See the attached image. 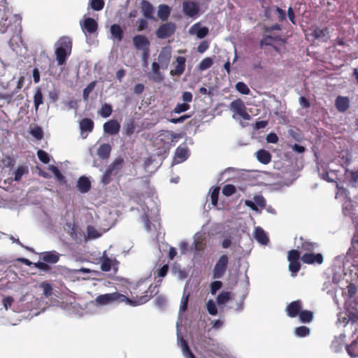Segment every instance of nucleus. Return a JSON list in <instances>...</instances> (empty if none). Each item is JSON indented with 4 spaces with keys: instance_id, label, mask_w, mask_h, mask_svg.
Returning a JSON list of instances; mask_svg holds the SVG:
<instances>
[{
    "instance_id": "nucleus-1",
    "label": "nucleus",
    "mask_w": 358,
    "mask_h": 358,
    "mask_svg": "<svg viewBox=\"0 0 358 358\" xmlns=\"http://www.w3.org/2000/svg\"><path fill=\"white\" fill-rule=\"evenodd\" d=\"M145 286L143 282H138L136 284V287L134 288V292L131 293L137 294L138 293L143 292L145 294L141 295V296H138V295L132 296V298L130 299V306H137L143 305L158 293L157 285H150L147 289H145Z\"/></svg>"
},
{
    "instance_id": "nucleus-2",
    "label": "nucleus",
    "mask_w": 358,
    "mask_h": 358,
    "mask_svg": "<svg viewBox=\"0 0 358 358\" xmlns=\"http://www.w3.org/2000/svg\"><path fill=\"white\" fill-rule=\"evenodd\" d=\"M72 41L69 36H62L56 42L55 55L58 66L64 65L71 55L72 50Z\"/></svg>"
},
{
    "instance_id": "nucleus-3",
    "label": "nucleus",
    "mask_w": 358,
    "mask_h": 358,
    "mask_svg": "<svg viewBox=\"0 0 358 358\" xmlns=\"http://www.w3.org/2000/svg\"><path fill=\"white\" fill-rule=\"evenodd\" d=\"M95 301L97 304L101 306H105L114 301L119 303L124 302L126 304L129 306L131 303L130 298H128L125 295L117 292L100 294L96 298Z\"/></svg>"
},
{
    "instance_id": "nucleus-4",
    "label": "nucleus",
    "mask_w": 358,
    "mask_h": 358,
    "mask_svg": "<svg viewBox=\"0 0 358 358\" xmlns=\"http://www.w3.org/2000/svg\"><path fill=\"white\" fill-rule=\"evenodd\" d=\"M300 255V252L295 249H292L288 252L287 260L289 262V270L292 277L296 276L297 273L301 269Z\"/></svg>"
},
{
    "instance_id": "nucleus-5",
    "label": "nucleus",
    "mask_w": 358,
    "mask_h": 358,
    "mask_svg": "<svg viewBox=\"0 0 358 358\" xmlns=\"http://www.w3.org/2000/svg\"><path fill=\"white\" fill-rule=\"evenodd\" d=\"M228 264V256L227 255H221L213 268V278L214 279L222 278L227 271Z\"/></svg>"
},
{
    "instance_id": "nucleus-6",
    "label": "nucleus",
    "mask_w": 358,
    "mask_h": 358,
    "mask_svg": "<svg viewBox=\"0 0 358 358\" xmlns=\"http://www.w3.org/2000/svg\"><path fill=\"white\" fill-rule=\"evenodd\" d=\"M176 29L174 22H169L161 24L156 30L155 34L158 38L165 39L172 36Z\"/></svg>"
},
{
    "instance_id": "nucleus-7",
    "label": "nucleus",
    "mask_w": 358,
    "mask_h": 358,
    "mask_svg": "<svg viewBox=\"0 0 358 358\" xmlns=\"http://www.w3.org/2000/svg\"><path fill=\"white\" fill-rule=\"evenodd\" d=\"M230 109L245 120L250 119V115L246 112V107L243 101L237 99L230 103Z\"/></svg>"
},
{
    "instance_id": "nucleus-8",
    "label": "nucleus",
    "mask_w": 358,
    "mask_h": 358,
    "mask_svg": "<svg viewBox=\"0 0 358 358\" xmlns=\"http://www.w3.org/2000/svg\"><path fill=\"white\" fill-rule=\"evenodd\" d=\"M199 6L197 3L192 1H185L182 3V12L185 15L195 18L199 13Z\"/></svg>"
},
{
    "instance_id": "nucleus-9",
    "label": "nucleus",
    "mask_w": 358,
    "mask_h": 358,
    "mask_svg": "<svg viewBox=\"0 0 358 358\" xmlns=\"http://www.w3.org/2000/svg\"><path fill=\"white\" fill-rule=\"evenodd\" d=\"M134 48L138 50L149 51L150 43L148 38L144 35H136L132 38Z\"/></svg>"
},
{
    "instance_id": "nucleus-10",
    "label": "nucleus",
    "mask_w": 358,
    "mask_h": 358,
    "mask_svg": "<svg viewBox=\"0 0 358 358\" xmlns=\"http://www.w3.org/2000/svg\"><path fill=\"white\" fill-rule=\"evenodd\" d=\"M80 27L84 33L92 34L96 32L98 23L94 19L87 17L83 22H80Z\"/></svg>"
},
{
    "instance_id": "nucleus-11",
    "label": "nucleus",
    "mask_w": 358,
    "mask_h": 358,
    "mask_svg": "<svg viewBox=\"0 0 358 358\" xmlns=\"http://www.w3.org/2000/svg\"><path fill=\"white\" fill-rule=\"evenodd\" d=\"M254 202L250 200H245V205L254 211H259L258 206L261 208L266 207V201L262 195H255L253 198Z\"/></svg>"
},
{
    "instance_id": "nucleus-12",
    "label": "nucleus",
    "mask_w": 358,
    "mask_h": 358,
    "mask_svg": "<svg viewBox=\"0 0 358 358\" xmlns=\"http://www.w3.org/2000/svg\"><path fill=\"white\" fill-rule=\"evenodd\" d=\"M301 259L306 264H321L323 262V256L320 253L306 252L301 256Z\"/></svg>"
},
{
    "instance_id": "nucleus-13",
    "label": "nucleus",
    "mask_w": 358,
    "mask_h": 358,
    "mask_svg": "<svg viewBox=\"0 0 358 358\" xmlns=\"http://www.w3.org/2000/svg\"><path fill=\"white\" fill-rule=\"evenodd\" d=\"M310 35L314 39L325 43L327 42L330 38L329 29L327 27L321 29L316 27L313 29Z\"/></svg>"
},
{
    "instance_id": "nucleus-14",
    "label": "nucleus",
    "mask_w": 358,
    "mask_h": 358,
    "mask_svg": "<svg viewBox=\"0 0 358 358\" xmlns=\"http://www.w3.org/2000/svg\"><path fill=\"white\" fill-rule=\"evenodd\" d=\"M103 131L109 135L118 134L120 129V124L116 120H110L103 124Z\"/></svg>"
},
{
    "instance_id": "nucleus-15",
    "label": "nucleus",
    "mask_w": 358,
    "mask_h": 358,
    "mask_svg": "<svg viewBox=\"0 0 358 358\" xmlns=\"http://www.w3.org/2000/svg\"><path fill=\"white\" fill-rule=\"evenodd\" d=\"M301 301L299 300L291 302L286 308L287 315L290 317L298 316L301 311Z\"/></svg>"
},
{
    "instance_id": "nucleus-16",
    "label": "nucleus",
    "mask_w": 358,
    "mask_h": 358,
    "mask_svg": "<svg viewBox=\"0 0 358 358\" xmlns=\"http://www.w3.org/2000/svg\"><path fill=\"white\" fill-rule=\"evenodd\" d=\"M335 106L340 113L346 112L350 108V99L348 96H338L335 101Z\"/></svg>"
},
{
    "instance_id": "nucleus-17",
    "label": "nucleus",
    "mask_w": 358,
    "mask_h": 358,
    "mask_svg": "<svg viewBox=\"0 0 358 358\" xmlns=\"http://www.w3.org/2000/svg\"><path fill=\"white\" fill-rule=\"evenodd\" d=\"M171 57V52L168 48H162L158 55V60L161 64V66L164 69H166Z\"/></svg>"
},
{
    "instance_id": "nucleus-18",
    "label": "nucleus",
    "mask_w": 358,
    "mask_h": 358,
    "mask_svg": "<svg viewBox=\"0 0 358 358\" xmlns=\"http://www.w3.org/2000/svg\"><path fill=\"white\" fill-rule=\"evenodd\" d=\"M152 75L149 76L150 79L154 82L159 83L163 81L164 76L160 71V65L159 63L154 62L152 64Z\"/></svg>"
},
{
    "instance_id": "nucleus-19",
    "label": "nucleus",
    "mask_w": 358,
    "mask_h": 358,
    "mask_svg": "<svg viewBox=\"0 0 358 358\" xmlns=\"http://www.w3.org/2000/svg\"><path fill=\"white\" fill-rule=\"evenodd\" d=\"M185 62L186 59L185 57L178 56L176 57V65L175 69L171 70L170 73L172 76H180L182 75L185 69Z\"/></svg>"
},
{
    "instance_id": "nucleus-20",
    "label": "nucleus",
    "mask_w": 358,
    "mask_h": 358,
    "mask_svg": "<svg viewBox=\"0 0 358 358\" xmlns=\"http://www.w3.org/2000/svg\"><path fill=\"white\" fill-rule=\"evenodd\" d=\"M41 259L45 263L56 264L59 259V254L55 250L44 252L41 254Z\"/></svg>"
},
{
    "instance_id": "nucleus-21",
    "label": "nucleus",
    "mask_w": 358,
    "mask_h": 358,
    "mask_svg": "<svg viewBox=\"0 0 358 358\" xmlns=\"http://www.w3.org/2000/svg\"><path fill=\"white\" fill-rule=\"evenodd\" d=\"M190 34H196L199 38H203L208 32V28L206 27H200L199 23L194 24L189 30Z\"/></svg>"
},
{
    "instance_id": "nucleus-22",
    "label": "nucleus",
    "mask_w": 358,
    "mask_h": 358,
    "mask_svg": "<svg viewBox=\"0 0 358 358\" xmlns=\"http://www.w3.org/2000/svg\"><path fill=\"white\" fill-rule=\"evenodd\" d=\"M141 13L147 19H153L154 8L152 5L147 0H143L141 2Z\"/></svg>"
},
{
    "instance_id": "nucleus-23",
    "label": "nucleus",
    "mask_w": 358,
    "mask_h": 358,
    "mask_svg": "<svg viewBox=\"0 0 358 358\" xmlns=\"http://www.w3.org/2000/svg\"><path fill=\"white\" fill-rule=\"evenodd\" d=\"M79 127L83 136L84 132L89 133L93 131L94 123L92 119L85 117L80 120Z\"/></svg>"
},
{
    "instance_id": "nucleus-24",
    "label": "nucleus",
    "mask_w": 358,
    "mask_h": 358,
    "mask_svg": "<svg viewBox=\"0 0 358 358\" xmlns=\"http://www.w3.org/2000/svg\"><path fill=\"white\" fill-rule=\"evenodd\" d=\"M77 187L80 192L86 193L91 188V182L87 177L82 176L78 180Z\"/></svg>"
},
{
    "instance_id": "nucleus-25",
    "label": "nucleus",
    "mask_w": 358,
    "mask_h": 358,
    "mask_svg": "<svg viewBox=\"0 0 358 358\" xmlns=\"http://www.w3.org/2000/svg\"><path fill=\"white\" fill-rule=\"evenodd\" d=\"M256 156L259 162L268 164L271 161V155L266 150L261 149L256 152Z\"/></svg>"
},
{
    "instance_id": "nucleus-26",
    "label": "nucleus",
    "mask_w": 358,
    "mask_h": 358,
    "mask_svg": "<svg viewBox=\"0 0 358 358\" xmlns=\"http://www.w3.org/2000/svg\"><path fill=\"white\" fill-rule=\"evenodd\" d=\"M171 14V8L166 4H160L158 7L157 15L162 21H166Z\"/></svg>"
},
{
    "instance_id": "nucleus-27",
    "label": "nucleus",
    "mask_w": 358,
    "mask_h": 358,
    "mask_svg": "<svg viewBox=\"0 0 358 358\" xmlns=\"http://www.w3.org/2000/svg\"><path fill=\"white\" fill-rule=\"evenodd\" d=\"M111 147L108 143L101 145L97 150L98 156L102 159H108L110 155Z\"/></svg>"
},
{
    "instance_id": "nucleus-28",
    "label": "nucleus",
    "mask_w": 358,
    "mask_h": 358,
    "mask_svg": "<svg viewBox=\"0 0 358 358\" xmlns=\"http://www.w3.org/2000/svg\"><path fill=\"white\" fill-rule=\"evenodd\" d=\"M110 33L112 37L115 39H117V41H121L124 37V31L122 27L117 24H114L110 27Z\"/></svg>"
},
{
    "instance_id": "nucleus-29",
    "label": "nucleus",
    "mask_w": 358,
    "mask_h": 358,
    "mask_svg": "<svg viewBox=\"0 0 358 358\" xmlns=\"http://www.w3.org/2000/svg\"><path fill=\"white\" fill-rule=\"evenodd\" d=\"M255 238L259 243L263 245H266L269 241L267 235L261 227L256 228L255 231Z\"/></svg>"
},
{
    "instance_id": "nucleus-30",
    "label": "nucleus",
    "mask_w": 358,
    "mask_h": 358,
    "mask_svg": "<svg viewBox=\"0 0 358 358\" xmlns=\"http://www.w3.org/2000/svg\"><path fill=\"white\" fill-rule=\"evenodd\" d=\"M124 159L122 157H117L108 167L110 169L115 175L122 169Z\"/></svg>"
},
{
    "instance_id": "nucleus-31",
    "label": "nucleus",
    "mask_w": 358,
    "mask_h": 358,
    "mask_svg": "<svg viewBox=\"0 0 358 358\" xmlns=\"http://www.w3.org/2000/svg\"><path fill=\"white\" fill-rule=\"evenodd\" d=\"M136 124L133 120L127 121L123 127V134L127 136H131L135 131Z\"/></svg>"
},
{
    "instance_id": "nucleus-32",
    "label": "nucleus",
    "mask_w": 358,
    "mask_h": 358,
    "mask_svg": "<svg viewBox=\"0 0 358 358\" xmlns=\"http://www.w3.org/2000/svg\"><path fill=\"white\" fill-rule=\"evenodd\" d=\"M112 113H113L112 106L110 104L106 103H104L103 105H102L101 108L98 111V114L101 117H104V118H107L109 116H110Z\"/></svg>"
},
{
    "instance_id": "nucleus-33",
    "label": "nucleus",
    "mask_w": 358,
    "mask_h": 358,
    "mask_svg": "<svg viewBox=\"0 0 358 358\" xmlns=\"http://www.w3.org/2000/svg\"><path fill=\"white\" fill-rule=\"evenodd\" d=\"M29 173V169L27 166H18L14 173V180L20 181L23 175Z\"/></svg>"
},
{
    "instance_id": "nucleus-34",
    "label": "nucleus",
    "mask_w": 358,
    "mask_h": 358,
    "mask_svg": "<svg viewBox=\"0 0 358 358\" xmlns=\"http://www.w3.org/2000/svg\"><path fill=\"white\" fill-rule=\"evenodd\" d=\"M299 317L301 322L309 323L313 319V313L310 310H301Z\"/></svg>"
},
{
    "instance_id": "nucleus-35",
    "label": "nucleus",
    "mask_w": 358,
    "mask_h": 358,
    "mask_svg": "<svg viewBox=\"0 0 358 358\" xmlns=\"http://www.w3.org/2000/svg\"><path fill=\"white\" fill-rule=\"evenodd\" d=\"M34 103L36 110L38 109L40 105L43 103V96L41 88H37L34 95Z\"/></svg>"
},
{
    "instance_id": "nucleus-36",
    "label": "nucleus",
    "mask_w": 358,
    "mask_h": 358,
    "mask_svg": "<svg viewBox=\"0 0 358 358\" xmlns=\"http://www.w3.org/2000/svg\"><path fill=\"white\" fill-rule=\"evenodd\" d=\"M346 350L350 356L358 357V341H355L350 345H347Z\"/></svg>"
},
{
    "instance_id": "nucleus-37",
    "label": "nucleus",
    "mask_w": 358,
    "mask_h": 358,
    "mask_svg": "<svg viewBox=\"0 0 358 358\" xmlns=\"http://www.w3.org/2000/svg\"><path fill=\"white\" fill-rule=\"evenodd\" d=\"M176 157L180 159V162L186 160L188 157V150L186 147L179 146L176 150Z\"/></svg>"
},
{
    "instance_id": "nucleus-38",
    "label": "nucleus",
    "mask_w": 358,
    "mask_h": 358,
    "mask_svg": "<svg viewBox=\"0 0 358 358\" xmlns=\"http://www.w3.org/2000/svg\"><path fill=\"white\" fill-rule=\"evenodd\" d=\"M231 297L230 292H222L217 296L218 305H223L228 302Z\"/></svg>"
},
{
    "instance_id": "nucleus-39",
    "label": "nucleus",
    "mask_w": 358,
    "mask_h": 358,
    "mask_svg": "<svg viewBox=\"0 0 358 358\" xmlns=\"http://www.w3.org/2000/svg\"><path fill=\"white\" fill-rule=\"evenodd\" d=\"M116 176L115 174V173L110 169H109L108 167L107 169L106 170L104 174L103 175V176L101 178V182L103 185L109 184L111 182V180H112L113 176Z\"/></svg>"
},
{
    "instance_id": "nucleus-40",
    "label": "nucleus",
    "mask_w": 358,
    "mask_h": 358,
    "mask_svg": "<svg viewBox=\"0 0 358 358\" xmlns=\"http://www.w3.org/2000/svg\"><path fill=\"white\" fill-rule=\"evenodd\" d=\"M315 243L308 241H303L301 245L299 247L301 251H306V252H312L315 250Z\"/></svg>"
},
{
    "instance_id": "nucleus-41",
    "label": "nucleus",
    "mask_w": 358,
    "mask_h": 358,
    "mask_svg": "<svg viewBox=\"0 0 358 358\" xmlns=\"http://www.w3.org/2000/svg\"><path fill=\"white\" fill-rule=\"evenodd\" d=\"M213 64V60L211 57H206L203 59H202L201 62L199 63V69L200 71L206 70V69H209L210 67H211Z\"/></svg>"
},
{
    "instance_id": "nucleus-42",
    "label": "nucleus",
    "mask_w": 358,
    "mask_h": 358,
    "mask_svg": "<svg viewBox=\"0 0 358 358\" xmlns=\"http://www.w3.org/2000/svg\"><path fill=\"white\" fill-rule=\"evenodd\" d=\"M294 333L299 337H305L310 334V329L306 326H301L295 329Z\"/></svg>"
},
{
    "instance_id": "nucleus-43",
    "label": "nucleus",
    "mask_w": 358,
    "mask_h": 358,
    "mask_svg": "<svg viewBox=\"0 0 358 358\" xmlns=\"http://www.w3.org/2000/svg\"><path fill=\"white\" fill-rule=\"evenodd\" d=\"M236 89L238 92L245 95H248L250 92L249 87L243 82H238L236 85Z\"/></svg>"
},
{
    "instance_id": "nucleus-44",
    "label": "nucleus",
    "mask_w": 358,
    "mask_h": 358,
    "mask_svg": "<svg viewBox=\"0 0 358 358\" xmlns=\"http://www.w3.org/2000/svg\"><path fill=\"white\" fill-rule=\"evenodd\" d=\"M96 86V82L92 81L90 84L87 85V87L83 90V99L85 101H87L89 98L90 94L94 90Z\"/></svg>"
},
{
    "instance_id": "nucleus-45",
    "label": "nucleus",
    "mask_w": 358,
    "mask_h": 358,
    "mask_svg": "<svg viewBox=\"0 0 358 358\" xmlns=\"http://www.w3.org/2000/svg\"><path fill=\"white\" fill-rule=\"evenodd\" d=\"M220 193V187H215L210 189V199L213 206H217L218 202V196Z\"/></svg>"
},
{
    "instance_id": "nucleus-46",
    "label": "nucleus",
    "mask_w": 358,
    "mask_h": 358,
    "mask_svg": "<svg viewBox=\"0 0 358 358\" xmlns=\"http://www.w3.org/2000/svg\"><path fill=\"white\" fill-rule=\"evenodd\" d=\"M179 342H180V346L182 349L183 353L185 354V355L186 356L187 358L189 357L191 354H193L192 352V351L190 350L188 343L186 341V340H185L183 338H180L179 339Z\"/></svg>"
},
{
    "instance_id": "nucleus-47",
    "label": "nucleus",
    "mask_w": 358,
    "mask_h": 358,
    "mask_svg": "<svg viewBox=\"0 0 358 358\" xmlns=\"http://www.w3.org/2000/svg\"><path fill=\"white\" fill-rule=\"evenodd\" d=\"M236 187L234 185L227 184L222 188V194L226 196H230L236 192Z\"/></svg>"
},
{
    "instance_id": "nucleus-48",
    "label": "nucleus",
    "mask_w": 358,
    "mask_h": 358,
    "mask_svg": "<svg viewBox=\"0 0 358 358\" xmlns=\"http://www.w3.org/2000/svg\"><path fill=\"white\" fill-rule=\"evenodd\" d=\"M40 287L43 290V294L46 297H49L52 294V288L50 283L47 282H43L41 283Z\"/></svg>"
},
{
    "instance_id": "nucleus-49",
    "label": "nucleus",
    "mask_w": 358,
    "mask_h": 358,
    "mask_svg": "<svg viewBox=\"0 0 358 358\" xmlns=\"http://www.w3.org/2000/svg\"><path fill=\"white\" fill-rule=\"evenodd\" d=\"M190 108V106L188 103H178L176 107L173 108V112L175 113L180 114L181 113L185 112Z\"/></svg>"
},
{
    "instance_id": "nucleus-50",
    "label": "nucleus",
    "mask_w": 358,
    "mask_h": 358,
    "mask_svg": "<svg viewBox=\"0 0 358 358\" xmlns=\"http://www.w3.org/2000/svg\"><path fill=\"white\" fill-rule=\"evenodd\" d=\"M206 308L210 315H216L217 314V309L215 303L213 300H209L206 303Z\"/></svg>"
},
{
    "instance_id": "nucleus-51",
    "label": "nucleus",
    "mask_w": 358,
    "mask_h": 358,
    "mask_svg": "<svg viewBox=\"0 0 358 358\" xmlns=\"http://www.w3.org/2000/svg\"><path fill=\"white\" fill-rule=\"evenodd\" d=\"M37 156L39 160L43 164H48L50 162L49 155L43 150H38L37 152Z\"/></svg>"
},
{
    "instance_id": "nucleus-52",
    "label": "nucleus",
    "mask_w": 358,
    "mask_h": 358,
    "mask_svg": "<svg viewBox=\"0 0 358 358\" xmlns=\"http://www.w3.org/2000/svg\"><path fill=\"white\" fill-rule=\"evenodd\" d=\"M104 1L103 0H91V7L93 10L99 11L103 8L104 7Z\"/></svg>"
},
{
    "instance_id": "nucleus-53",
    "label": "nucleus",
    "mask_w": 358,
    "mask_h": 358,
    "mask_svg": "<svg viewBox=\"0 0 358 358\" xmlns=\"http://www.w3.org/2000/svg\"><path fill=\"white\" fill-rule=\"evenodd\" d=\"M189 298V294L188 293V294H185V293L184 292L181 302H180V312H185L187 310Z\"/></svg>"
},
{
    "instance_id": "nucleus-54",
    "label": "nucleus",
    "mask_w": 358,
    "mask_h": 358,
    "mask_svg": "<svg viewBox=\"0 0 358 358\" xmlns=\"http://www.w3.org/2000/svg\"><path fill=\"white\" fill-rule=\"evenodd\" d=\"M33 264H34V267L45 272V273H49L51 271V266H49L45 262H38L34 263Z\"/></svg>"
},
{
    "instance_id": "nucleus-55",
    "label": "nucleus",
    "mask_w": 358,
    "mask_h": 358,
    "mask_svg": "<svg viewBox=\"0 0 358 358\" xmlns=\"http://www.w3.org/2000/svg\"><path fill=\"white\" fill-rule=\"evenodd\" d=\"M210 293L214 295L222 287V282L219 280L213 281L210 283Z\"/></svg>"
},
{
    "instance_id": "nucleus-56",
    "label": "nucleus",
    "mask_w": 358,
    "mask_h": 358,
    "mask_svg": "<svg viewBox=\"0 0 358 358\" xmlns=\"http://www.w3.org/2000/svg\"><path fill=\"white\" fill-rule=\"evenodd\" d=\"M87 235L90 238H97L100 237L101 234L98 231L92 226L87 227Z\"/></svg>"
},
{
    "instance_id": "nucleus-57",
    "label": "nucleus",
    "mask_w": 358,
    "mask_h": 358,
    "mask_svg": "<svg viewBox=\"0 0 358 358\" xmlns=\"http://www.w3.org/2000/svg\"><path fill=\"white\" fill-rule=\"evenodd\" d=\"M31 134L38 140L43 138V131L41 127H36L31 131Z\"/></svg>"
},
{
    "instance_id": "nucleus-58",
    "label": "nucleus",
    "mask_w": 358,
    "mask_h": 358,
    "mask_svg": "<svg viewBox=\"0 0 358 358\" xmlns=\"http://www.w3.org/2000/svg\"><path fill=\"white\" fill-rule=\"evenodd\" d=\"M1 162L5 167H8V168L13 167L15 164V161L14 158H13L12 157H10L9 155L6 156L1 160Z\"/></svg>"
},
{
    "instance_id": "nucleus-59",
    "label": "nucleus",
    "mask_w": 358,
    "mask_h": 358,
    "mask_svg": "<svg viewBox=\"0 0 358 358\" xmlns=\"http://www.w3.org/2000/svg\"><path fill=\"white\" fill-rule=\"evenodd\" d=\"M49 169L52 172L58 180L62 181L64 180V176L61 173L60 171L57 166L51 165L50 166Z\"/></svg>"
},
{
    "instance_id": "nucleus-60",
    "label": "nucleus",
    "mask_w": 358,
    "mask_h": 358,
    "mask_svg": "<svg viewBox=\"0 0 358 358\" xmlns=\"http://www.w3.org/2000/svg\"><path fill=\"white\" fill-rule=\"evenodd\" d=\"M206 246V243L203 239L198 238L194 242V248L196 251H202Z\"/></svg>"
},
{
    "instance_id": "nucleus-61",
    "label": "nucleus",
    "mask_w": 358,
    "mask_h": 358,
    "mask_svg": "<svg viewBox=\"0 0 358 358\" xmlns=\"http://www.w3.org/2000/svg\"><path fill=\"white\" fill-rule=\"evenodd\" d=\"M112 261L109 258H105L101 264L103 271H109L111 269Z\"/></svg>"
},
{
    "instance_id": "nucleus-62",
    "label": "nucleus",
    "mask_w": 358,
    "mask_h": 358,
    "mask_svg": "<svg viewBox=\"0 0 358 358\" xmlns=\"http://www.w3.org/2000/svg\"><path fill=\"white\" fill-rule=\"evenodd\" d=\"M275 12L278 17L279 21L282 22L286 20V13L284 10H282L278 6H275Z\"/></svg>"
},
{
    "instance_id": "nucleus-63",
    "label": "nucleus",
    "mask_w": 358,
    "mask_h": 358,
    "mask_svg": "<svg viewBox=\"0 0 358 358\" xmlns=\"http://www.w3.org/2000/svg\"><path fill=\"white\" fill-rule=\"evenodd\" d=\"M209 48V42L208 41H203L197 47V51L199 53L205 52Z\"/></svg>"
},
{
    "instance_id": "nucleus-64",
    "label": "nucleus",
    "mask_w": 358,
    "mask_h": 358,
    "mask_svg": "<svg viewBox=\"0 0 358 358\" xmlns=\"http://www.w3.org/2000/svg\"><path fill=\"white\" fill-rule=\"evenodd\" d=\"M169 271V265L164 264L159 269L157 270V277L164 278L166 275Z\"/></svg>"
}]
</instances>
